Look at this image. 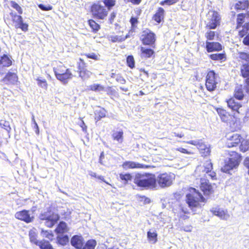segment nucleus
<instances>
[{
	"mask_svg": "<svg viewBox=\"0 0 249 249\" xmlns=\"http://www.w3.org/2000/svg\"><path fill=\"white\" fill-rule=\"evenodd\" d=\"M186 195L185 201L192 210L200 208L206 202V198L199 191L194 187H189Z\"/></svg>",
	"mask_w": 249,
	"mask_h": 249,
	"instance_id": "obj_4",
	"label": "nucleus"
},
{
	"mask_svg": "<svg viewBox=\"0 0 249 249\" xmlns=\"http://www.w3.org/2000/svg\"><path fill=\"white\" fill-rule=\"evenodd\" d=\"M208 57L212 60L218 61L220 63L224 62L227 60V54L225 52L221 53H211L208 55Z\"/></svg>",
	"mask_w": 249,
	"mask_h": 249,
	"instance_id": "obj_26",
	"label": "nucleus"
},
{
	"mask_svg": "<svg viewBox=\"0 0 249 249\" xmlns=\"http://www.w3.org/2000/svg\"><path fill=\"white\" fill-rule=\"evenodd\" d=\"M174 178V175L171 173H161L156 178L157 183L161 188H165L172 185Z\"/></svg>",
	"mask_w": 249,
	"mask_h": 249,
	"instance_id": "obj_14",
	"label": "nucleus"
},
{
	"mask_svg": "<svg viewBox=\"0 0 249 249\" xmlns=\"http://www.w3.org/2000/svg\"><path fill=\"white\" fill-rule=\"evenodd\" d=\"M135 184L142 189H155L157 187V179L154 174L138 173L133 179Z\"/></svg>",
	"mask_w": 249,
	"mask_h": 249,
	"instance_id": "obj_3",
	"label": "nucleus"
},
{
	"mask_svg": "<svg viewBox=\"0 0 249 249\" xmlns=\"http://www.w3.org/2000/svg\"><path fill=\"white\" fill-rule=\"evenodd\" d=\"M126 63L127 65L131 69H133L135 67V61L132 55H128L127 57Z\"/></svg>",
	"mask_w": 249,
	"mask_h": 249,
	"instance_id": "obj_53",
	"label": "nucleus"
},
{
	"mask_svg": "<svg viewBox=\"0 0 249 249\" xmlns=\"http://www.w3.org/2000/svg\"><path fill=\"white\" fill-rule=\"evenodd\" d=\"M15 217L16 219L26 223H31L35 219L34 216L30 213V211L25 209L16 212Z\"/></svg>",
	"mask_w": 249,
	"mask_h": 249,
	"instance_id": "obj_15",
	"label": "nucleus"
},
{
	"mask_svg": "<svg viewBox=\"0 0 249 249\" xmlns=\"http://www.w3.org/2000/svg\"><path fill=\"white\" fill-rule=\"evenodd\" d=\"M187 143L196 146L202 157H208L211 154V148L202 140H191L186 142Z\"/></svg>",
	"mask_w": 249,
	"mask_h": 249,
	"instance_id": "obj_13",
	"label": "nucleus"
},
{
	"mask_svg": "<svg viewBox=\"0 0 249 249\" xmlns=\"http://www.w3.org/2000/svg\"><path fill=\"white\" fill-rule=\"evenodd\" d=\"M249 53L245 52H239L238 54L240 59L243 61H245L246 63H249Z\"/></svg>",
	"mask_w": 249,
	"mask_h": 249,
	"instance_id": "obj_44",
	"label": "nucleus"
},
{
	"mask_svg": "<svg viewBox=\"0 0 249 249\" xmlns=\"http://www.w3.org/2000/svg\"><path fill=\"white\" fill-rule=\"evenodd\" d=\"M243 164L245 167L248 170V173L249 175V157H247L245 158Z\"/></svg>",
	"mask_w": 249,
	"mask_h": 249,
	"instance_id": "obj_58",
	"label": "nucleus"
},
{
	"mask_svg": "<svg viewBox=\"0 0 249 249\" xmlns=\"http://www.w3.org/2000/svg\"><path fill=\"white\" fill-rule=\"evenodd\" d=\"M58 242L62 245H67L69 241V238L68 235H64L61 237H57Z\"/></svg>",
	"mask_w": 249,
	"mask_h": 249,
	"instance_id": "obj_52",
	"label": "nucleus"
},
{
	"mask_svg": "<svg viewBox=\"0 0 249 249\" xmlns=\"http://www.w3.org/2000/svg\"><path fill=\"white\" fill-rule=\"evenodd\" d=\"M105 90L106 91L107 94L112 99L119 97L118 89L115 86H108Z\"/></svg>",
	"mask_w": 249,
	"mask_h": 249,
	"instance_id": "obj_28",
	"label": "nucleus"
},
{
	"mask_svg": "<svg viewBox=\"0 0 249 249\" xmlns=\"http://www.w3.org/2000/svg\"><path fill=\"white\" fill-rule=\"evenodd\" d=\"M53 71L56 78L64 83L67 82L69 79L72 77L71 70L61 63L53 68Z\"/></svg>",
	"mask_w": 249,
	"mask_h": 249,
	"instance_id": "obj_8",
	"label": "nucleus"
},
{
	"mask_svg": "<svg viewBox=\"0 0 249 249\" xmlns=\"http://www.w3.org/2000/svg\"><path fill=\"white\" fill-rule=\"evenodd\" d=\"M12 61L6 54H3L0 58V65L4 67H8L11 66Z\"/></svg>",
	"mask_w": 249,
	"mask_h": 249,
	"instance_id": "obj_35",
	"label": "nucleus"
},
{
	"mask_svg": "<svg viewBox=\"0 0 249 249\" xmlns=\"http://www.w3.org/2000/svg\"><path fill=\"white\" fill-rule=\"evenodd\" d=\"M216 110L221 121L227 123L234 122L235 120L234 114L232 115L222 108H217Z\"/></svg>",
	"mask_w": 249,
	"mask_h": 249,
	"instance_id": "obj_18",
	"label": "nucleus"
},
{
	"mask_svg": "<svg viewBox=\"0 0 249 249\" xmlns=\"http://www.w3.org/2000/svg\"><path fill=\"white\" fill-rule=\"evenodd\" d=\"M236 11H246L237 15L235 29L238 30V36L242 39L244 45L249 46V0H238L234 4Z\"/></svg>",
	"mask_w": 249,
	"mask_h": 249,
	"instance_id": "obj_1",
	"label": "nucleus"
},
{
	"mask_svg": "<svg viewBox=\"0 0 249 249\" xmlns=\"http://www.w3.org/2000/svg\"><path fill=\"white\" fill-rule=\"evenodd\" d=\"M213 164L210 160H207L202 164L198 165L194 172L195 176L200 179L199 188L204 196H210L214 193L213 185L210 183L206 178V175L212 180H216V174L213 171Z\"/></svg>",
	"mask_w": 249,
	"mask_h": 249,
	"instance_id": "obj_2",
	"label": "nucleus"
},
{
	"mask_svg": "<svg viewBox=\"0 0 249 249\" xmlns=\"http://www.w3.org/2000/svg\"><path fill=\"white\" fill-rule=\"evenodd\" d=\"M125 3H130L134 5H139L142 1V0H124Z\"/></svg>",
	"mask_w": 249,
	"mask_h": 249,
	"instance_id": "obj_57",
	"label": "nucleus"
},
{
	"mask_svg": "<svg viewBox=\"0 0 249 249\" xmlns=\"http://www.w3.org/2000/svg\"><path fill=\"white\" fill-rule=\"evenodd\" d=\"M207 21L205 24V28L208 30L215 29L219 27L221 23V16L216 11L212 10L207 14Z\"/></svg>",
	"mask_w": 249,
	"mask_h": 249,
	"instance_id": "obj_9",
	"label": "nucleus"
},
{
	"mask_svg": "<svg viewBox=\"0 0 249 249\" xmlns=\"http://www.w3.org/2000/svg\"><path fill=\"white\" fill-rule=\"evenodd\" d=\"M216 36V33L215 31L209 30L205 34V36L207 39V41H210L214 39Z\"/></svg>",
	"mask_w": 249,
	"mask_h": 249,
	"instance_id": "obj_47",
	"label": "nucleus"
},
{
	"mask_svg": "<svg viewBox=\"0 0 249 249\" xmlns=\"http://www.w3.org/2000/svg\"><path fill=\"white\" fill-rule=\"evenodd\" d=\"M154 48H145L141 47L140 56L141 58L144 59H148L150 58H154L155 57V52L154 50Z\"/></svg>",
	"mask_w": 249,
	"mask_h": 249,
	"instance_id": "obj_24",
	"label": "nucleus"
},
{
	"mask_svg": "<svg viewBox=\"0 0 249 249\" xmlns=\"http://www.w3.org/2000/svg\"><path fill=\"white\" fill-rule=\"evenodd\" d=\"M240 75L245 79H249V63H243L240 67Z\"/></svg>",
	"mask_w": 249,
	"mask_h": 249,
	"instance_id": "obj_29",
	"label": "nucleus"
},
{
	"mask_svg": "<svg viewBox=\"0 0 249 249\" xmlns=\"http://www.w3.org/2000/svg\"><path fill=\"white\" fill-rule=\"evenodd\" d=\"M42 232L43 233L44 236L46 238L49 239L51 241L53 240L54 235L52 231H42Z\"/></svg>",
	"mask_w": 249,
	"mask_h": 249,
	"instance_id": "obj_54",
	"label": "nucleus"
},
{
	"mask_svg": "<svg viewBox=\"0 0 249 249\" xmlns=\"http://www.w3.org/2000/svg\"><path fill=\"white\" fill-rule=\"evenodd\" d=\"M176 150L183 154H186L191 155L193 154V152L191 151L188 150L182 147H179L176 149Z\"/></svg>",
	"mask_w": 249,
	"mask_h": 249,
	"instance_id": "obj_56",
	"label": "nucleus"
},
{
	"mask_svg": "<svg viewBox=\"0 0 249 249\" xmlns=\"http://www.w3.org/2000/svg\"><path fill=\"white\" fill-rule=\"evenodd\" d=\"M226 102L227 103L228 107L233 111H234L235 113H237L238 114L240 113L239 109L242 107V105L240 103L236 101L233 97L227 100Z\"/></svg>",
	"mask_w": 249,
	"mask_h": 249,
	"instance_id": "obj_25",
	"label": "nucleus"
},
{
	"mask_svg": "<svg viewBox=\"0 0 249 249\" xmlns=\"http://www.w3.org/2000/svg\"><path fill=\"white\" fill-rule=\"evenodd\" d=\"M181 229L185 231L190 232L192 231V227L191 225H189L186 226L182 227Z\"/></svg>",
	"mask_w": 249,
	"mask_h": 249,
	"instance_id": "obj_62",
	"label": "nucleus"
},
{
	"mask_svg": "<svg viewBox=\"0 0 249 249\" xmlns=\"http://www.w3.org/2000/svg\"><path fill=\"white\" fill-rule=\"evenodd\" d=\"M244 89L247 94L249 95V79H245L244 81Z\"/></svg>",
	"mask_w": 249,
	"mask_h": 249,
	"instance_id": "obj_60",
	"label": "nucleus"
},
{
	"mask_svg": "<svg viewBox=\"0 0 249 249\" xmlns=\"http://www.w3.org/2000/svg\"><path fill=\"white\" fill-rule=\"evenodd\" d=\"M240 151L245 153L249 151V139H243L242 137L241 143L238 145Z\"/></svg>",
	"mask_w": 249,
	"mask_h": 249,
	"instance_id": "obj_33",
	"label": "nucleus"
},
{
	"mask_svg": "<svg viewBox=\"0 0 249 249\" xmlns=\"http://www.w3.org/2000/svg\"><path fill=\"white\" fill-rule=\"evenodd\" d=\"M77 64V68L79 76L83 80H86L90 77L91 72L87 69V65L84 60L80 58Z\"/></svg>",
	"mask_w": 249,
	"mask_h": 249,
	"instance_id": "obj_17",
	"label": "nucleus"
},
{
	"mask_svg": "<svg viewBox=\"0 0 249 249\" xmlns=\"http://www.w3.org/2000/svg\"><path fill=\"white\" fill-rule=\"evenodd\" d=\"M36 80L37 81V85L39 87L45 89H47L48 84L45 79L43 78L42 77H37L36 79Z\"/></svg>",
	"mask_w": 249,
	"mask_h": 249,
	"instance_id": "obj_45",
	"label": "nucleus"
},
{
	"mask_svg": "<svg viewBox=\"0 0 249 249\" xmlns=\"http://www.w3.org/2000/svg\"><path fill=\"white\" fill-rule=\"evenodd\" d=\"M245 95L242 85H239L235 88L233 97L238 100H242Z\"/></svg>",
	"mask_w": 249,
	"mask_h": 249,
	"instance_id": "obj_27",
	"label": "nucleus"
},
{
	"mask_svg": "<svg viewBox=\"0 0 249 249\" xmlns=\"http://www.w3.org/2000/svg\"><path fill=\"white\" fill-rule=\"evenodd\" d=\"M140 40L143 45L156 48L157 36L149 29L146 28L142 31Z\"/></svg>",
	"mask_w": 249,
	"mask_h": 249,
	"instance_id": "obj_10",
	"label": "nucleus"
},
{
	"mask_svg": "<svg viewBox=\"0 0 249 249\" xmlns=\"http://www.w3.org/2000/svg\"><path fill=\"white\" fill-rule=\"evenodd\" d=\"M38 7L43 11H50L52 10L53 7L50 5L47 6L44 5L42 4H39L38 5Z\"/></svg>",
	"mask_w": 249,
	"mask_h": 249,
	"instance_id": "obj_55",
	"label": "nucleus"
},
{
	"mask_svg": "<svg viewBox=\"0 0 249 249\" xmlns=\"http://www.w3.org/2000/svg\"><path fill=\"white\" fill-rule=\"evenodd\" d=\"M89 89L94 91H105V87L99 84H93L89 87Z\"/></svg>",
	"mask_w": 249,
	"mask_h": 249,
	"instance_id": "obj_43",
	"label": "nucleus"
},
{
	"mask_svg": "<svg viewBox=\"0 0 249 249\" xmlns=\"http://www.w3.org/2000/svg\"><path fill=\"white\" fill-rule=\"evenodd\" d=\"M79 125L82 128L83 131H87V126L85 124L84 121L82 119H81V123H80Z\"/></svg>",
	"mask_w": 249,
	"mask_h": 249,
	"instance_id": "obj_61",
	"label": "nucleus"
},
{
	"mask_svg": "<svg viewBox=\"0 0 249 249\" xmlns=\"http://www.w3.org/2000/svg\"><path fill=\"white\" fill-rule=\"evenodd\" d=\"M139 18L138 17H131L130 18L129 22L131 24V29L135 30L137 27V25L138 24L139 21Z\"/></svg>",
	"mask_w": 249,
	"mask_h": 249,
	"instance_id": "obj_49",
	"label": "nucleus"
},
{
	"mask_svg": "<svg viewBox=\"0 0 249 249\" xmlns=\"http://www.w3.org/2000/svg\"><path fill=\"white\" fill-rule=\"evenodd\" d=\"M69 230L67 224L64 221H60L55 229L57 234H63L67 232Z\"/></svg>",
	"mask_w": 249,
	"mask_h": 249,
	"instance_id": "obj_31",
	"label": "nucleus"
},
{
	"mask_svg": "<svg viewBox=\"0 0 249 249\" xmlns=\"http://www.w3.org/2000/svg\"><path fill=\"white\" fill-rule=\"evenodd\" d=\"M84 55L88 58H91L95 60L98 59V56L94 53H86Z\"/></svg>",
	"mask_w": 249,
	"mask_h": 249,
	"instance_id": "obj_59",
	"label": "nucleus"
},
{
	"mask_svg": "<svg viewBox=\"0 0 249 249\" xmlns=\"http://www.w3.org/2000/svg\"><path fill=\"white\" fill-rule=\"evenodd\" d=\"M0 126L6 130L8 133H9L11 130V127L9 122L1 119L0 120Z\"/></svg>",
	"mask_w": 249,
	"mask_h": 249,
	"instance_id": "obj_42",
	"label": "nucleus"
},
{
	"mask_svg": "<svg viewBox=\"0 0 249 249\" xmlns=\"http://www.w3.org/2000/svg\"><path fill=\"white\" fill-rule=\"evenodd\" d=\"M210 211L213 215L219 217L223 220H227L230 217V215L227 210H223L218 207L212 208Z\"/></svg>",
	"mask_w": 249,
	"mask_h": 249,
	"instance_id": "obj_22",
	"label": "nucleus"
},
{
	"mask_svg": "<svg viewBox=\"0 0 249 249\" xmlns=\"http://www.w3.org/2000/svg\"><path fill=\"white\" fill-rule=\"evenodd\" d=\"M127 37V36H111V41L112 42H119L124 40Z\"/></svg>",
	"mask_w": 249,
	"mask_h": 249,
	"instance_id": "obj_51",
	"label": "nucleus"
},
{
	"mask_svg": "<svg viewBox=\"0 0 249 249\" xmlns=\"http://www.w3.org/2000/svg\"><path fill=\"white\" fill-rule=\"evenodd\" d=\"M37 233L34 230H31L29 232V239L31 242L37 245L39 241L37 240Z\"/></svg>",
	"mask_w": 249,
	"mask_h": 249,
	"instance_id": "obj_41",
	"label": "nucleus"
},
{
	"mask_svg": "<svg viewBox=\"0 0 249 249\" xmlns=\"http://www.w3.org/2000/svg\"><path fill=\"white\" fill-rule=\"evenodd\" d=\"M142 9L139 8H137L134 10V12L135 14L136 15V17H138L139 18L140 16L141 15L142 13Z\"/></svg>",
	"mask_w": 249,
	"mask_h": 249,
	"instance_id": "obj_64",
	"label": "nucleus"
},
{
	"mask_svg": "<svg viewBox=\"0 0 249 249\" xmlns=\"http://www.w3.org/2000/svg\"><path fill=\"white\" fill-rule=\"evenodd\" d=\"M228 158L224 160L221 171L230 174L231 171L236 170L242 160L241 155L236 151H228Z\"/></svg>",
	"mask_w": 249,
	"mask_h": 249,
	"instance_id": "obj_5",
	"label": "nucleus"
},
{
	"mask_svg": "<svg viewBox=\"0 0 249 249\" xmlns=\"http://www.w3.org/2000/svg\"><path fill=\"white\" fill-rule=\"evenodd\" d=\"M180 0H163L160 2V4L162 6H170L176 4Z\"/></svg>",
	"mask_w": 249,
	"mask_h": 249,
	"instance_id": "obj_50",
	"label": "nucleus"
},
{
	"mask_svg": "<svg viewBox=\"0 0 249 249\" xmlns=\"http://www.w3.org/2000/svg\"><path fill=\"white\" fill-rule=\"evenodd\" d=\"M18 79V76L16 73L8 72L5 75L3 78V80L7 81H15Z\"/></svg>",
	"mask_w": 249,
	"mask_h": 249,
	"instance_id": "obj_46",
	"label": "nucleus"
},
{
	"mask_svg": "<svg viewBox=\"0 0 249 249\" xmlns=\"http://www.w3.org/2000/svg\"><path fill=\"white\" fill-rule=\"evenodd\" d=\"M104 6L108 11L112 9L116 4V0H103Z\"/></svg>",
	"mask_w": 249,
	"mask_h": 249,
	"instance_id": "obj_40",
	"label": "nucleus"
},
{
	"mask_svg": "<svg viewBox=\"0 0 249 249\" xmlns=\"http://www.w3.org/2000/svg\"><path fill=\"white\" fill-rule=\"evenodd\" d=\"M39 218L41 221H45V225L48 228H52L59 220V214L53 212L51 207L48 208L47 211L39 214Z\"/></svg>",
	"mask_w": 249,
	"mask_h": 249,
	"instance_id": "obj_7",
	"label": "nucleus"
},
{
	"mask_svg": "<svg viewBox=\"0 0 249 249\" xmlns=\"http://www.w3.org/2000/svg\"><path fill=\"white\" fill-rule=\"evenodd\" d=\"M110 77L113 79H115L117 82L122 84H124L126 82V80L121 74L111 72L110 74Z\"/></svg>",
	"mask_w": 249,
	"mask_h": 249,
	"instance_id": "obj_39",
	"label": "nucleus"
},
{
	"mask_svg": "<svg viewBox=\"0 0 249 249\" xmlns=\"http://www.w3.org/2000/svg\"><path fill=\"white\" fill-rule=\"evenodd\" d=\"M165 16V11L163 8L159 7L152 17V19L158 24L163 22Z\"/></svg>",
	"mask_w": 249,
	"mask_h": 249,
	"instance_id": "obj_21",
	"label": "nucleus"
},
{
	"mask_svg": "<svg viewBox=\"0 0 249 249\" xmlns=\"http://www.w3.org/2000/svg\"><path fill=\"white\" fill-rule=\"evenodd\" d=\"M106 113L107 111L104 108H100L99 109L96 110L94 113V119L96 122H97L101 120L102 118L106 117Z\"/></svg>",
	"mask_w": 249,
	"mask_h": 249,
	"instance_id": "obj_34",
	"label": "nucleus"
},
{
	"mask_svg": "<svg viewBox=\"0 0 249 249\" xmlns=\"http://www.w3.org/2000/svg\"><path fill=\"white\" fill-rule=\"evenodd\" d=\"M242 135L238 133H228L225 137V144L227 148L238 146L242 139Z\"/></svg>",
	"mask_w": 249,
	"mask_h": 249,
	"instance_id": "obj_12",
	"label": "nucleus"
},
{
	"mask_svg": "<svg viewBox=\"0 0 249 249\" xmlns=\"http://www.w3.org/2000/svg\"><path fill=\"white\" fill-rule=\"evenodd\" d=\"M218 84L216 74L213 70H210L207 72L205 77V87L210 92L214 91Z\"/></svg>",
	"mask_w": 249,
	"mask_h": 249,
	"instance_id": "obj_11",
	"label": "nucleus"
},
{
	"mask_svg": "<svg viewBox=\"0 0 249 249\" xmlns=\"http://www.w3.org/2000/svg\"><path fill=\"white\" fill-rule=\"evenodd\" d=\"M120 180L124 185H126L131 182L133 179V177L130 173H121L119 174Z\"/></svg>",
	"mask_w": 249,
	"mask_h": 249,
	"instance_id": "obj_30",
	"label": "nucleus"
},
{
	"mask_svg": "<svg viewBox=\"0 0 249 249\" xmlns=\"http://www.w3.org/2000/svg\"><path fill=\"white\" fill-rule=\"evenodd\" d=\"M124 132L121 130L117 132H114L112 134V138L114 141H116L118 142L121 143L123 141Z\"/></svg>",
	"mask_w": 249,
	"mask_h": 249,
	"instance_id": "obj_37",
	"label": "nucleus"
},
{
	"mask_svg": "<svg viewBox=\"0 0 249 249\" xmlns=\"http://www.w3.org/2000/svg\"><path fill=\"white\" fill-rule=\"evenodd\" d=\"M71 244L76 249H82L84 244V240L81 235H75L71 239Z\"/></svg>",
	"mask_w": 249,
	"mask_h": 249,
	"instance_id": "obj_23",
	"label": "nucleus"
},
{
	"mask_svg": "<svg viewBox=\"0 0 249 249\" xmlns=\"http://www.w3.org/2000/svg\"><path fill=\"white\" fill-rule=\"evenodd\" d=\"M11 6L15 9L19 14H22L23 13L22 9L21 6L15 1L11 0L10 1Z\"/></svg>",
	"mask_w": 249,
	"mask_h": 249,
	"instance_id": "obj_48",
	"label": "nucleus"
},
{
	"mask_svg": "<svg viewBox=\"0 0 249 249\" xmlns=\"http://www.w3.org/2000/svg\"><path fill=\"white\" fill-rule=\"evenodd\" d=\"M87 22L92 33H97L100 29L101 26L93 19H89Z\"/></svg>",
	"mask_w": 249,
	"mask_h": 249,
	"instance_id": "obj_32",
	"label": "nucleus"
},
{
	"mask_svg": "<svg viewBox=\"0 0 249 249\" xmlns=\"http://www.w3.org/2000/svg\"><path fill=\"white\" fill-rule=\"evenodd\" d=\"M147 239L149 242L155 244L158 241V234L156 231H152L150 230L147 231Z\"/></svg>",
	"mask_w": 249,
	"mask_h": 249,
	"instance_id": "obj_36",
	"label": "nucleus"
},
{
	"mask_svg": "<svg viewBox=\"0 0 249 249\" xmlns=\"http://www.w3.org/2000/svg\"><path fill=\"white\" fill-rule=\"evenodd\" d=\"M12 17V21L15 23V27L16 29L19 28L24 32H26L28 30V25L24 23L22 17L18 15L13 12L10 13Z\"/></svg>",
	"mask_w": 249,
	"mask_h": 249,
	"instance_id": "obj_16",
	"label": "nucleus"
},
{
	"mask_svg": "<svg viewBox=\"0 0 249 249\" xmlns=\"http://www.w3.org/2000/svg\"><path fill=\"white\" fill-rule=\"evenodd\" d=\"M116 14L115 12H113L110 14L109 20L111 23H112V22L114 21V18H116Z\"/></svg>",
	"mask_w": 249,
	"mask_h": 249,
	"instance_id": "obj_63",
	"label": "nucleus"
},
{
	"mask_svg": "<svg viewBox=\"0 0 249 249\" xmlns=\"http://www.w3.org/2000/svg\"><path fill=\"white\" fill-rule=\"evenodd\" d=\"M97 245V243L94 239L88 240L85 244L83 245V247L82 249H95Z\"/></svg>",
	"mask_w": 249,
	"mask_h": 249,
	"instance_id": "obj_38",
	"label": "nucleus"
},
{
	"mask_svg": "<svg viewBox=\"0 0 249 249\" xmlns=\"http://www.w3.org/2000/svg\"><path fill=\"white\" fill-rule=\"evenodd\" d=\"M89 12L91 17L97 20H105L108 15L107 9L99 1L94 2L90 5Z\"/></svg>",
	"mask_w": 249,
	"mask_h": 249,
	"instance_id": "obj_6",
	"label": "nucleus"
},
{
	"mask_svg": "<svg viewBox=\"0 0 249 249\" xmlns=\"http://www.w3.org/2000/svg\"><path fill=\"white\" fill-rule=\"evenodd\" d=\"M122 166L124 169H147L150 167L149 165L141 164L133 161H124L123 163Z\"/></svg>",
	"mask_w": 249,
	"mask_h": 249,
	"instance_id": "obj_20",
	"label": "nucleus"
},
{
	"mask_svg": "<svg viewBox=\"0 0 249 249\" xmlns=\"http://www.w3.org/2000/svg\"><path fill=\"white\" fill-rule=\"evenodd\" d=\"M205 48L207 52L210 53L221 51L223 49V47L218 42L206 41Z\"/></svg>",
	"mask_w": 249,
	"mask_h": 249,
	"instance_id": "obj_19",
	"label": "nucleus"
}]
</instances>
